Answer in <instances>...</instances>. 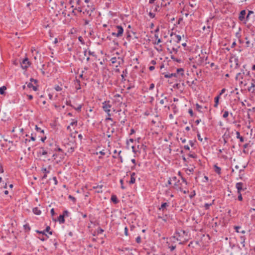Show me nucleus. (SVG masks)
Here are the masks:
<instances>
[{"mask_svg": "<svg viewBox=\"0 0 255 255\" xmlns=\"http://www.w3.org/2000/svg\"><path fill=\"white\" fill-rule=\"evenodd\" d=\"M175 234L178 236L177 238H178L179 239H181V241H182V239H184L185 240L186 237H187L188 236L187 232L181 229L177 230L175 232Z\"/></svg>", "mask_w": 255, "mask_h": 255, "instance_id": "1", "label": "nucleus"}, {"mask_svg": "<svg viewBox=\"0 0 255 255\" xmlns=\"http://www.w3.org/2000/svg\"><path fill=\"white\" fill-rule=\"evenodd\" d=\"M116 28L117 29V32H113L112 33V35L117 37L122 36L124 32L123 27L121 25H117Z\"/></svg>", "mask_w": 255, "mask_h": 255, "instance_id": "2", "label": "nucleus"}, {"mask_svg": "<svg viewBox=\"0 0 255 255\" xmlns=\"http://www.w3.org/2000/svg\"><path fill=\"white\" fill-rule=\"evenodd\" d=\"M66 155V153L64 152L55 153L52 156L54 160H56L57 162H60L63 159L65 156Z\"/></svg>", "mask_w": 255, "mask_h": 255, "instance_id": "3", "label": "nucleus"}, {"mask_svg": "<svg viewBox=\"0 0 255 255\" xmlns=\"http://www.w3.org/2000/svg\"><path fill=\"white\" fill-rule=\"evenodd\" d=\"M102 108L104 111L108 114V116H111L110 112L111 111V105L110 104V101H105L103 103Z\"/></svg>", "mask_w": 255, "mask_h": 255, "instance_id": "4", "label": "nucleus"}, {"mask_svg": "<svg viewBox=\"0 0 255 255\" xmlns=\"http://www.w3.org/2000/svg\"><path fill=\"white\" fill-rule=\"evenodd\" d=\"M21 66L22 69H26L30 65L29 61L27 58L23 59L21 62H20Z\"/></svg>", "mask_w": 255, "mask_h": 255, "instance_id": "5", "label": "nucleus"}, {"mask_svg": "<svg viewBox=\"0 0 255 255\" xmlns=\"http://www.w3.org/2000/svg\"><path fill=\"white\" fill-rule=\"evenodd\" d=\"M111 61L112 64H115L117 63L118 64L116 65V66L117 67L120 64L121 62L123 61V60L120 57L116 58L115 57L111 58Z\"/></svg>", "mask_w": 255, "mask_h": 255, "instance_id": "6", "label": "nucleus"}, {"mask_svg": "<svg viewBox=\"0 0 255 255\" xmlns=\"http://www.w3.org/2000/svg\"><path fill=\"white\" fill-rule=\"evenodd\" d=\"M176 241H181V239H179L175 236H173L170 238V241L168 242H170V244H175ZM179 244H182V243L180 242Z\"/></svg>", "mask_w": 255, "mask_h": 255, "instance_id": "7", "label": "nucleus"}, {"mask_svg": "<svg viewBox=\"0 0 255 255\" xmlns=\"http://www.w3.org/2000/svg\"><path fill=\"white\" fill-rule=\"evenodd\" d=\"M236 187L237 189L238 193H241V191L244 190L243 183L242 182H238L236 183Z\"/></svg>", "mask_w": 255, "mask_h": 255, "instance_id": "8", "label": "nucleus"}, {"mask_svg": "<svg viewBox=\"0 0 255 255\" xmlns=\"http://www.w3.org/2000/svg\"><path fill=\"white\" fill-rule=\"evenodd\" d=\"M246 14V11L245 10H241L239 14V19L240 21H243L244 20H245Z\"/></svg>", "mask_w": 255, "mask_h": 255, "instance_id": "9", "label": "nucleus"}, {"mask_svg": "<svg viewBox=\"0 0 255 255\" xmlns=\"http://www.w3.org/2000/svg\"><path fill=\"white\" fill-rule=\"evenodd\" d=\"M174 35V41L177 42V43H179V42L181 41V37L180 35H176V34H174L173 32H172L171 34H170V36H172Z\"/></svg>", "mask_w": 255, "mask_h": 255, "instance_id": "10", "label": "nucleus"}, {"mask_svg": "<svg viewBox=\"0 0 255 255\" xmlns=\"http://www.w3.org/2000/svg\"><path fill=\"white\" fill-rule=\"evenodd\" d=\"M166 244L167 245V247L170 249L171 252L173 251L176 248V244H170V242H167Z\"/></svg>", "mask_w": 255, "mask_h": 255, "instance_id": "11", "label": "nucleus"}, {"mask_svg": "<svg viewBox=\"0 0 255 255\" xmlns=\"http://www.w3.org/2000/svg\"><path fill=\"white\" fill-rule=\"evenodd\" d=\"M245 74V72H244L243 70L242 71V72L238 73L236 77V79L237 80H243L244 77L243 75Z\"/></svg>", "mask_w": 255, "mask_h": 255, "instance_id": "12", "label": "nucleus"}, {"mask_svg": "<svg viewBox=\"0 0 255 255\" xmlns=\"http://www.w3.org/2000/svg\"><path fill=\"white\" fill-rule=\"evenodd\" d=\"M245 39L246 40V44L247 47L252 48L254 46V43L251 42L248 37H246Z\"/></svg>", "mask_w": 255, "mask_h": 255, "instance_id": "13", "label": "nucleus"}, {"mask_svg": "<svg viewBox=\"0 0 255 255\" xmlns=\"http://www.w3.org/2000/svg\"><path fill=\"white\" fill-rule=\"evenodd\" d=\"M214 168L215 172L218 175H220L221 174V168L218 167L216 164L214 165Z\"/></svg>", "mask_w": 255, "mask_h": 255, "instance_id": "14", "label": "nucleus"}, {"mask_svg": "<svg viewBox=\"0 0 255 255\" xmlns=\"http://www.w3.org/2000/svg\"><path fill=\"white\" fill-rule=\"evenodd\" d=\"M236 136L237 138H239L240 139V142H243L244 141V138L240 135V132L238 131H237L236 132Z\"/></svg>", "mask_w": 255, "mask_h": 255, "instance_id": "15", "label": "nucleus"}, {"mask_svg": "<svg viewBox=\"0 0 255 255\" xmlns=\"http://www.w3.org/2000/svg\"><path fill=\"white\" fill-rule=\"evenodd\" d=\"M111 201L114 202L115 204H117L119 203V201L118 200L116 195H112L111 197Z\"/></svg>", "mask_w": 255, "mask_h": 255, "instance_id": "16", "label": "nucleus"}, {"mask_svg": "<svg viewBox=\"0 0 255 255\" xmlns=\"http://www.w3.org/2000/svg\"><path fill=\"white\" fill-rule=\"evenodd\" d=\"M48 154L47 151H46L43 147H41L40 148V150L39 152V154L40 155H46Z\"/></svg>", "mask_w": 255, "mask_h": 255, "instance_id": "17", "label": "nucleus"}, {"mask_svg": "<svg viewBox=\"0 0 255 255\" xmlns=\"http://www.w3.org/2000/svg\"><path fill=\"white\" fill-rule=\"evenodd\" d=\"M168 206H169V203H166V202L163 203L161 204L160 208H159V210H162L163 211H164L165 210V209H166V207H168Z\"/></svg>", "mask_w": 255, "mask_h": 255, "instance_id": "18", "label": "nucleus"}, {"mask_svg": "<svg viewBox=\"0 0 255 255\" xmlns=\"http://www.w3.org/2000/svg\"><path fill=\"white\" fill-rule=\"evenodd\" d=\"M103 185H98L96 187H95V186L93 187V188L97 189L96 192L97 193H102V188L103 187Z\"/></svg>", "mask_w": 255, "mask_h": 255, "instance_id": "19", "label": "nucleus"}, {"mask_svg": "<svg viewBox=\"0 0 255 255\" xmlns=\"http://www.w3.org/2000/svg\"><path fill=\"white\" fill-rule=\"evenodd\" d=\"M58 221L59 222L60 224L64 223L65 219L64 216H63L62 215H60L58 218Z\"/></svg>", "mask_w": 255, "mask_h": 255, "instance_id": "20", "label": "nucleus"}, {"mask_svg": "<svg viewBox=\"0 0 255 255\" xmlns=\"http://www.w3.org/2000/svg\"><path fill=\"white\" fill-rule=\"evenodd\" d=\"M220 99V95L217 96L215 98V104H214V107L217 108L218 104H219V100Z\"/></svg>", "mask_w": 255, "mask_h": 255, "instance_id": "21", "label": "nucleus"}, {"mask_svg": "<svg viewBox=\"0 0 255 255\" xmlns=\"http://www.w3.org/2000/svg\"><path fill=\"white\" fill-rule=\"evenodd\" d=\"M27 87L29 88H32L33 89V90L34 91H36L37 90V88L36 86H34L33 85L32 83H29L27 84Z\"/></svg>", "mask_w": 255, "mask_h": 255, "instance_id": "22", "label": "nucleus"}, {"mask_svg": "<svg viewBox=\"0 0 255 255\" xmlns=\"http://www.w3.org/2000/svg\"><path fill=\"white\" fill-rule=\"evenodd\" d=\"M33 212L35 215H39L41 214L40 210L37 207L33 208Z\"/></svg>", "mask_w": 255, "mask_h": 255, "instance_id": "23", "label": "nucleus"}, {"mask_svg": "<svg viewBox=\"0 0 255 255\" xmlns=\"http://www.w3.org/2000/svg\"><path fill=\"white\" fill-rule=\"evenodd\" d=\"M176 75L177 74H180L181 75H184V70L183 68H179V69H177V70H176Z\"/></svg>", "mask_w": 255, "mask_h": 255, "instance_id": "24", "label": "nucleus"}, {"mask_svg": "<svg viewBox=\"0 0 255 255\" xmlns=\"http://www.w3.org/2000/svg\"><path fill=\"white\" fill-rule=\"evenodd\" d=\"M128 74V71L127 69H125L123 71V74H122L121 76L122 78V81H125L126 79H125V77L127 76V74Z\"/></svg>", "mask_w": 255, "mask_h": 255, "instance_id": "25", "label": "nucleus"}, {"mask_svg": "<svg viewBox=\"0 0 255 255\" xmlns=\"http://www.w3.org/2000/svg\"><path fill=\"white\" fill-rule=\"evenodd\" d=\"M235 229L236 230V231L238 233H241L242 234H245L246 233L245 230H242L241 231H239V229H241V227L240 226H235Z\"/></svg>", "mask_w": 255, "mask_h": 255, "instance_id": "26", "label": "nucleus"}, {"mask_svg": "<svg viewBox=\"0 0 255 255\" xmlns=\"http://www.w3.org/2000/svg\"><path fill=\"white\" fill-rule=\"evenodd\" d=\"M6 89V88L5 86H2L1 87H0V95H3L4 93V91Z\"/></svg>", "mask_w": 255, "mask_h": 255, "instance_id": "27", "label": "nucleus"}, {"mask_svg": "<svg viewBox=\"0 0 255 255\" xmlns=\"http://www.w3.org/2000/svg\"><path fill=\"white\" fill-rule=\"evenodd\" d=\"M165 78H171L172 77H176V73H171L169 74H166L165 75Z\"/></svg>", "mask_w": 255, "mask_h": 255, "instance_id": "28", "label": "nucleus"}, {"mask_svg": "<svg viewBox=\"0 0 255 255\" xmlns=\"http://www.w3.org/2000/svg\"><path fill=\"white\" fill-rule=\"evenodd\" d=\"M119 120L122 124H124L127 121L125 117L123 118L122 117H120Z\"/></svg>", "mask_w": 255, "mask_h": 255, "instance_id": "29", "label": "nucleus"}, {"mask_svg": "<svg viewBox=\"0 0 255 255\" xmlns=\"http://www.w3.org/2000/svg\"><path fill=\"white\" fill-rule=\"evenodd\" d=\"M214 200L213 201L212 203H210V204H208V203H206L204 205V207L205 208L206 210H208L209 209L210 206H211L214 203Z\"/></svg>", "mask_w": 255, "mask_h": 255, "instance_id": "30", "label": "nucleus"}, {"mask_svg": "<svg viewBox=\"0 0 255 255\" xmlns=\"http://www.w3.org/2000/svg\"><path fill=\"white\" fill-rule=\"evenodd\" d=\"M35 129L38 132H39L40 133H44V130L43 129H41V128H38L37 127V126H35Z\"/></svg>", "mask_w": 255, "mask_h": 255, "instance_id": "31", "label": "nucleus"}, {"mask_svg": "<svg viewBox=\"0 0 255 255\" xmlns=\"http://www.w3.org/2000/svg\"><path fill=\"white\" fill-rule=\"evenodd\" d=\"M171 58L174 61H176L178 63H180L181 62V60L180 59H177L173 55H171Z\"/></svg>", "mask_w": 255, "mask_h": 255, "instance_id": "32", "label": "nucleus"}, {"mask_svg": "<svg viewBox=\"0 0 255 255\" xmlns=\"http://www.w3.org/2000/svg\"><path fill=\"white\" fill-rule=\"evenodd\" d=\"M196 107L198 111H199V112H201V109L202 108V107L199 104L197 103L196 104Z\"/></svg>", "mask_w": 255, "mask_h": 255, "instance_id": "33", "label": "nucleus"}, {"mask_svg": "<svg viewBox=\"0 0 255 255\" xmlns=\"http://www.w3.org/2000/svg\"><path fill=\"white\" fill-rule=\"evenodd\" d=\"M179 48H180L179 46H178L176 47H172V50L174 52H175V53H177L178 51V49Z\"/></svg>", "mask_w": 255, "mask_h": 255, "instance_id": "34", "label": "nucleus"}, {"mask_svg": "<svg viewBox=\"0 0 255 255\" xmlns=\"http://www.w3.org/2000/svg\"><path fill=\"white\" fill-rule=\"evenodd\" d=\"M135 182V179L134 177H130V180L129 181V184H133Z\"/></svg>", "mask_w": 255, "mask_h": 255, "instance_id": "35", "label": "nucleus"}, {"mask_svg": "<svg viewBox=\"0 0 255 255\" xmlns=\"http://www.w3.org/2000/svg\"><path fill=\"white\" fill-rule=\"evenodd\" d=\"M63 216L64 217H68L69 216V212L67 210H64L63 212Z\"/></svg>", "mask_w": 255, "mask_h": 255, "instance_id": "36", "label": "nucleus"}, {"mask_svg": "<svg viewBox=\"0 0 255 255\" xmlns=\"http://www.w3.org/2000/svg\"><path fill=\"white\" fill-rule=\"evenodd\" d=\"M36 232L37 233L42 234V235H45L46 237H47V238H48V236H47V235H46V234H45V231H38V230H37V231H36Z\"/></svg>", "mask_w": 255, "mask_h": 255, "instance_id": "37", "label": "nucleus"}, {"mask_svg": "<svg viewBox=\"0 0 255 255\" xmlns=\"http://www.w3.org/2000/svg\"><path fill=\"white\" fill-rule=\"evenodd\" d=\"M228 115H229V112L228 111H226L224 113V114L223 115V117L224 118H226L228 117Z\"/></svg>", "mask_w": 255, "mask_h": 255, "instance_id": "38", "label": "nucleus"}, {"mask_svg": "<svg viewBox=\"0 0 255 255\" xmlns=\"http://www.w3.org/2000/svg\"><path fill=\"white\" fill-rule=\"evenodd\" d=\"M121 152H122V151H121V150H120V151L119 152V153H118V156H119V158H120V161H121V162H123V158H122V156H121V155H120V154H121Z\"/></svg>", "mask_w": 255, "mask_h": 255, "instance_id": "39", "label": "nucleus"}, {"mask_svg": "<svg viewBox=\"0 0 255 255\" xmlns=\"http://www.w3.org/2000/svg\"><path fill=\"white\" fill-rule=\"evenodd\" d=\"M55 89L56 91H61L62 90V88L58 85L55 86Z\"/></svg>", "mask_w": 255, "mask_h": 255, "instance_id": "40", "label": "nucleus"}, {"mask_svg": "<svg viewBox=\"0 0 255 255\" xmlns=\"http://www.w3.org/2000/svg\"><path fill=\"white\" fill-rule=\"evenodd\" d=\"M25 230L29 231L30 230V228L29 227V225L28 224H25L23 226Z\"/></svg>", "mask_w": 255, "mask_h": 255, "instance_id": "41", "label": "nucleus"}, {"mask_svg": "<svg viewBox=\"0 0 255 255\" xmlns=\"http://www.w3.org/2000/svg\"><path fill=\"white\" fill-rule=\"evenodd\" d=\"M238 199L239 201H242L243 200V197H242V195L241 193H238Z\"/></svg>", "mask_w": 255, "mask_h": 255, "instance_id": "42", "label": "nucleus"}, {"mask_svg": "<svg viewBox=\"0 0 255 255\" xmlns=\"http://www.w3.org/2000/svg\"><path fill=\"white\" fill-rule=\"evenodd\" d=\"M131 36L130 35V33H129V31H128L127 32V39L128 40V41H129L130 40V38Z\"/></svg>", "mask_w": 255, "mask_h": 255, "instance_id": "43", "label": "nucleus"}, {"mask_svg": "<svg viewBox=\"0 0 255 255\" xmlns=\"http://www.w3.org/2000/svg\"><path fill=\"white\" fill-rule=\"evenodd\" d=\"M77 120H73V121L70 123V126H74V125L77 126Z\"/></svg>", "mask_w": 255, "mask_h": 255, "instance_id": "44", "label": "nucleus"}, {"mask_svg": "<svg viewBox=\"0 0 255 255\" xmlns=\"http://www.w3.org/2000/svg\"><path fill=\"white\" fill-rule=\"evenodd\" d=\"M68 198L74 202L76 201V198L72 195H69Z\"/></svg>", "mask_w": 255, "mask_h": 255, "instance_id": "45", "label": "nucleus"}, {"mask_svg": "<svg viewBox=\"0 0 255 255\" xmlns=\"http://www.w3.org/2000/svg\"><path fill=\"white\" fill-rule=\"evenodd\" d=\"M41 170L45 173H48L49 172V171L47 170L45 167L42 168Z\"/></svg>", "mask_w": 255, "mask_h": 255, "instance_id": "46", "label": "nucleus"}, {"mask_svg": "<svg viewBox=\"0 0 255 255\" xmlns=\"http://www.w3.org/2000/svg\"><path fill=\"white\" fill-rule=\"evenodd\" d=\"M120 183L121 184V188L123 189H125V187H124V186L123 185V183H124V180L123 179H121L120 180Z\"/></svg>", "mask_w": 255, "mask_h": 255, "instance_id": "47", "label": "nucleus"}, {"mask_svg": "<svg viewBox=\"0 0 255 255\" xmlns=\"http://www.w3.org/2000/svg\"><path fill=\"white\" fill-rule=\"evenodd\" d=\"M81 108H82V106L81 105H79V106L77 108H74V109L77 111H78V112H80L81 111Z\"/></svg>", "mask_w": 255, "mask_h": 255, "instance_id": "48", "label": "nucleus"}, {"mask_svg": "<svg viewBox=\"0 0 255 255\" xmlns=\"http://www.w3.org/2000/svg\"><path fill=\"white\" fill-rule=\"evenodd\" d=\"M136 243H140L141 242V238L140 236H138L136 238Z\"/></svg>", "mask_w": 255, "mask_h": 255, "instance_id": "49", "label": "nucleus"}, {"mask_svg": "<svg viewBox=\"0 0 255 255\" xmlns=\"http://www.w3.org/2000/svg\"><path fill=\"white\" fill-rule=\"evenodd\" d=\"M188 113L191 117L193 116V112L191 109H189Z\"/></svg>", "mask_w": 255, "mask_h": 255, "instance_id": "50", "label": "nucleus"}, {"mask_svg": "<svg viewBox=\"0 0 255 255\" xmlns=\"http://www.w3.org/2000/svg\"><path fill=\"white\" fill-rule=\"evenodd\" d=\"M154 88V84L153 83H151V84L150 85V86H149V90H152Z\"/></svg>", "mask_w": 255, "mask_h": 255, "instance_id": "51", "label": "nucleus"}, {"mask_svg": "<svg viewBox=\"0 0 255 255\" xmlns=\"http://www.w3.org/2000/svg\"><path fill=\"white\" fill-rule=\"evenodd\" d=\"M241 240H242V243H242V244H243V247H244V246H245V244H244V243H245V237H241Z\"/></svg>", "mask_w": 255, "mask_h": 255, "instance_id": "52", "label": "nucleus"}, {"mask_svg": "<svg viewBox=\"0 0 255 255\" xmlns=\"http://www.w3.org/2000/svg\"><path fill=\"white\" fill-rule=\"evenodd\" d=\"M189 156L192 158H196V155L195 154H189Z\"/></svg>", "mask_w": 255, "mask_h": 255, "instance_id": "53", "label": "nucleus"}, {"mask_svg": "<svg viewBox=\"0 0 255 255\" xmlns=\"http://www.w3.org/2000/svg\"><path fill=\"white\" fill-rule=\"evenodd\" d=\"M89 54L90 55H92V56H96V55H95V52H92V51H89Z\"/></svg>", "mask_w": 255, "mask_h": 255, "instance_id": "54", "label": "nucleus"}, {"mask_svg": "<svg viewBox=\"0 0 255 255\" xmlns=\"http://www.w3.org/2000/svg\"><path fill=\"white\" fill-rule=\"evenodd\" d=\"M149 15L150 16V17L151 18H153L155 16V14L152 12H150L149 13Z\"/></svg>", "mask_w": 255, "mask_h": 255, "instance_id": "55", "label": "nucleus"}, {"mask_svg": "<svg viewBox=\"0 0 255 255\" xmlns=\"http://www.w3.org/2000/svg\"><path fill=\"white\" fill-rule=\"evenodd\" d=\"M225 91H226V89H225V88L223 89L221 91V92H220V94H219V95H220V96L221 95H222L223 93H224V92H225Z\"/></svg>", "mask_w": 255, "mask_h": 255, "instance_id": "56", "label": "nucleus"}, {"mask_svg": "<svg viewBox=\"0 0 255 255\" xmlns=\"http://www.w3.org/2000/svg\"><path fill=\"white\" fill-rule=\"evenodd\" d=\"M55 150L59 151V153L63 152L62 149L59 147L57 148V149H55Z\"/></svg>", "mask_w": 255, "mask_h": 255, "instance_id": "57", "label": "nucleus"}, {"mask_svg": "<svg viewBox=\"0 0 255 255\" xmlns=\"http://www.w3.org/2000/svg\"><path fill=\"white\" fill-rule=\"evenodd\" d=\"M198 139V140H200L201 141H202L203 139L201 138V135L199 133L197 134Z\"/></svg>", "mask_w": 255, "mask_h": 255, "instance_id": "58", "label": "nucleus"}, {"mask_svg": "<svg viewBox=\"0 0 255 255\" xmlns=\"http://www.w3.org/2000/svg\"><path fill=\"white\" fill-rule=\"evenodd\" d=\"M4 172L2 165L0 164V173H3Z\"/></svg>", "mask_w": 255, "mask_h": 255, "instance_id": "59", "label": "nucleus"}, {"mask_svg": "<svg viewBox=\"0 0 255 255\" xmlns=\"http://www.w3.org/2000/svg\"><path fill=\"white\" fill-rule=\"evenodd\" d=\"M50 229V227L49 226H47L46 229L44 230L45 232H48Z\"/></svg>", "mask_w": 255, "mask_h": 255, "instance_id": "60", "label": "nucleus"}, {"mask_svg": "<svg viewBox=\"0 0 255 255\" xmlns=\"http://www.w3.org/2000/svg\"><path fill=\"white\" fill-rule=\"evenodd\" d=\"M154 69H155V67H154V66H149V70L150 71H152V70H153Z\"/></svg>", "mask_w": 255, "mask_h": 255, "instance_id": "61", "label": "nucleus"}, {"mask_svg": "<svg viewBox=\"0 0 255 255\" xmlns=\"http://www.w3.org/2000/svg\"><path fill=\"white\" fill-rule=\"evenodd\" d=\"M50 213L52 216H53L55 214L54 210L53 208L51 209Z\"/></svg>", "mask_w": 255, "mask_h": 255, "instance_id": "62", "label": "nucleus"}, {"mask_svg": "<svg viewBox=\"0 0 255 255\" xmlns=\"http://www.w3.org/2000/svg\"><path fill=\"white\" fill-rule=\"evenodd\" d=\"M128 229L127 227H126L125 228V234L126 236H128Z\"/></svg>", "mask_w": 255, "mask_h": 255, "instance_id": "63", "label": "nucleus"}, {"mask_svg": "<svg viewBox=\"0 0 255 255\" xmlns=\"http://www.w3.org/2000/svg\"><path fill=\"white\" fill-rule=\"evenodd\" d=\"M28 98L29 100H31L33 99V96L31 95H27Z\"/></svg>", "mask_w": 255, "mask_h": 255, "instance_id": "64", "label": "nucleus"}]
</instances>
